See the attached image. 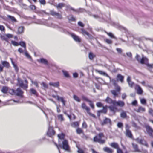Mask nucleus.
I'll list each match as a JSON object with an SVG mask.
<instances>
[{"label": "nucleus", "mask_w": 153, "mask_h": 153, "mask_svg": "<svg viewBox=\"0 0 153 153\" xmlns=\"http://www.w3.org/2000/svg\"><path fill=\"white\" fill-rule=\"evenodd\" d=\"M135 58L138 61L140 62L141 63L145 64L147 66L150 68H153V64H149L148 63V59L146 57H144L143 56L142 58L141 59L140 56L138 55L137 54L135 56Z\"/></svg>", "instance_id": "nucleus-1"}, {"label": "nucleus", "mask_w": 153, "mask_h": 153, "mask_svg": "<svg viewBox=\"0 0 153 153\" xmlns=\"http://www.w3.org/2000/svg\"><path fill=\"white\" fill-rule=\"evenodd\" d=\"M55 144L58 148L59 153H60V152L59 147V146L62 148L63 149L67 152H70V147L68 144V142L66 140H64L62 142V146L59 145V146L56 143H55Z\"/></svg>", "instance_id": "nucleus-2"}, {"label": "nucleus", "mask_w": 153, "mask_h": 153, "mask_svg": "<svg viewBox=\"0 0 153 153\" xmlns=\"http://www.w3.org/2000/svg\"><path fill=\"white\" fill-rule=\"evenodd\" d=\"M104 137L103 133H100L94 137L93 140L94 142H98L100 144H103L105 143V140L102 139V138Z\"/></svg>", "instance_id": "nucleus-3"}, {"label": "nucleus", "mask_w": 153, "mask_h": 153, "mask_svg": "<svg viewBox=\"0 0 153 153\" xmlns=\"http://www.w3.org/2000/svg\"><path fill=\"white\" fill-rule=\"evenodd\" d=\"M143 127L145 129L144 131L145 133L148 134L149 136L153 137V129L148 124H144Z\"/></svg>", "instance_id": "nucleus-4"}, {"label": "nucleus", "mask_w": 153, "mask_h": 153, "mask_svg": "<svg viewBox=\"0 0 153 153\" xmlns=\"http://www.w3.org/2000/svg\"><path fill=\"white\" fill-rule=\"evenodd\" d=\"M18 84L20 87L25 89H26L27 88L28 81L27 80H25L26 83L25 84H24L23 81L19 78L18 79Z\"/></svg>", "instance_id": "nucleus-5"}, {"label": "nucleus", "mask_w": 153, "mask_h": 153, "mask_svg": "<svg viewBox=\"0 0 153 153\" xmlns=\"http://www.w3.org/2000/svg\"><path fill=\"white\" fill-rule=\"evenodd\" d=\"M82 108L83 109H85L87 111V113L91 116H92L94 118L95 117V116L94 114H91L90 112V108L89 107H88L86 106L85 104L84 103H83L82 104Z\"/></svg>", "instance_id": "nucleus-6"}, {"label": "nucleus", "mask_w": 153, "mask_h": 153, "mask_svg": "<svg viewBox=\"0 0 153 153\" xmlns=\"http://www.w3.org/2000/svg\"><path fill=\"white\" fill-rule=\"evenodd\" d=\"M129 127L128 124L126 125V135L129 137L131 138L132 137L131 131L129 130Z\"/></svg>", "instance_id": "nucleus-7"}, {"label": "nucleus", "mask_w": 153, "mask_h": 153, "mask_svg": "<svg viewBox=\"0 0 153 153\" xmlns=\"http://www.w3.org/2000/svg\"><path fill=\"white\" fill-rule=\"evenodd\" d=\"M55 134V131L53 130V128L52 127H49L47 132V135L50 137H51L54 135Z\"/></svg>", "instance_id": "nucleus-8"}, {"label": "nucleus", "mask_w": 153, "mask_h": 153, "mask_svg": "<svg viewBox=\"0 0 153 153\" xmlns=\"http://www.w3.org/2000/svg\"><path fill=\"white\" fill-rule=\"evenodd\" d=\"M135 89L137 93L138 94L141 95L143 92L142 88L137 85H136Z\"/></svg>", "instance_id": "nucleus-9"}, {"label": "nucleus", "mask_w": 153, "mask_h": 153, "mask_svg": "<svg viewBox=\"0 0 153 153\" xmlns=\"http://www.w3.org/2000/svg\"><path fill=\"white\" fill-rule=\"evenodd\" d=\"M137 142L140 144L145 145L147 147H148V145L146 142L143 139H140L139 138H137L136 139Z\"/></svg>", "instance_id": "nucleus-10"}, {"label": "nucleus", "mask_w": 153, "mask_h": 153, "mask_svg": "<svg viewBox=\"0 0 153 153\" xmlns=\"http://www.w3.org/2000/svg\"><path fill=\"white\" fill-rule=\"evenodd\" d=\"M132 145L133 147V148L134 149V152L138 153H140L142 152L141 150L139 149L138 146L137 144H135L134 143H132Z\"/></svg>", "instance_id": "nucleus-11"}, {"label": "nucleus", "mask_w": 153, "mask_h": 153, "mask_svg": "<svg viewBox=\"0 0 153 153\" xmlns=\"http://www.w3.org/2000/svg\"><path fill=\"white\" fill-rule=\"evenodd\" d=\"M15 95L20 97H22L23 92L20 88H18L16 90H15Z\"/></svg>", "instance_id": "nucleus-12"}, {"label": "nucleus", "mask_w": 153, "mask_h": 153, "mask_svg": "<svg viewBox=\"0 0 153 153\" xmlns=\"http://www.w3.org/2000/svg\"><path fill=\"white\" fill-rule=\"evenodd\" d=\"M124 102L122 101L119 100L118 101H115L114 105H117L119 106L122 107L124 106Z\"/></svg>", "instance_id": "nucleus-13"}, {"label": "nucleus", "mask_w": 153, "mask_h": 153, "mask_svg": "<svg viewBox=\"0 0 153 153\" xmlns=\"http://www.w3.org/2000/svg\"><path fill=\"white\" fill-rule=\"evenodd\" d=\"M105 101L106 102L109 104H112L113 105H114L115 104V100H112V99L108 97L105 100Z\"/></svg>", "instance_id": "nucleus-14"}, {"label": "nucleus", "mask_w": 153, "mask_h": 153, "mask_svg": "<svg viewBox=\"0 0 153 153\" xmlns=\"http://www.w3.org/2000/svg\"><path fill=\"white\" fill-rule=\"evenodd\" d=\"M70 34L71 37L73 38L75 41L78 42H80V39L78 36L73 33H71Z\"/></svg>", "instance_id": "nucleus-15"}, {"label": "nucleus", "mask_w": 153, "mask_h": 153, "mask_svg": "<svg viewBox=\"0 0 153 153\" xmlns=\"http://www.w3.org/2000/svg\"><path fill=\"white\" fill-rule=\"evenodd\" d=\"M135 111L138 113H143L145 111V109L141 106H140L137 109H135Z\"/></svg>", "instance_id": "nucleus-16"}, {"label": "nucleus", "mask_w": 153, "mask_h": 153, "mask_svg": "<svg viewBox=\"0 0 153 153\" xmlns=\"http://www.w3.org/2000/svg\"><path fill=\"white\" fill-rule=\"evenodd\" d=\"M103 150L107 153H113V150L111 149L108 147H105L103 148Z\"/></svg>", "instance_id": "nucleus-17"}, {"label": "nucleus", "mask_w": 153, "mask_h": 153, "mask_svg": "<svg viewBox=\"0 0 153 153\" xmlns=\"http://www.w3.org/2000/svg\"><path fill=\"white\" fill-rule=\"evenodd\" d=\"M124 77L120 74H118L117 76V81H120L121 83L123 82V80Z\"/></svg>", "instance_id": "nucleus-18"}, {"label": "nucleus", "mask_w": 153, "mask_h": 153, "mask_svg": "<svg viewBox=\"0 0 153 153\" xmlns=\"http://www.w3.org/2000/svg\"><path fill=\"white\" fill-rule=\"evenodd\" d=\"M127 80L129 86L131 87H132L134 85V83L131 81V78L130 76H128Z\"/></svg>", "instance_id": "nucleus-19"}, {"label": "nucleus", "mask_w": 153, "mask_h": 153, "mask_svg": "<svg viewBox=\"0 0 153 153\" xmlns=\"http://www.w3.org/2000/svg\"><path fill=\"white\" fill-rule=\"evenodd\" d=\"M110 111L114 113H115L117 111V108L114 105V106H110L108 107Z\"/></svg>", "instance_id": "nucleus-20"}, {"label": "nucleus", "mask_w": 153, "mask_h": 153, "mask_svg": "<svg viewBox=\"0 0 153 153\" xmlns=\"http://www.w3.org/2000/svg\"><path fill=\"white\" fill-rule=\"evenodd\" d=\"M111 123V121L109 119L106 118L104 120L103 122L101 123V124L102 125H105L108 124H110Z\"/></svg>", "instance_id": "nucleus-21"}, {"label": "nucleus", "mask_w": 153, "mask_h": 153, "mask_svg": "<svg viewBox=\"0 0 153 153\" xmlns=\"http://www.w3.org/2000/svg\"><path fill=\"white\" fill-rule=\"evenodd\" d=\"M49 84L51 86H52L55 87H57L59 85V82H51L49 83Z\"/></svg>", "instance_id": "nucleus-22"}, {"label": "nucleus", "mask_w": 153, "mask_h": 153, "mask_svg": "<svg viewBox=\"0 0 153 153\" xmlns=\"http://www.w3.org/2000/svg\"><path fill=\"white\" fill-rule=\"evenodd\" d=\"M110 146L112 147L117 149L119 148L118 144L116 143H111L110 144Z\"/></svg>", "instance_id": "nucleus-23"}, {"label": "nucleus", "mask_w": 153, "mask_h": 153, "mask_svg": "<svg viewBox=\"0 0 153 153\" xmlns=\"http://www.w3.org/2000/svg\"><path fill=\"white\" fill-rule=\"evenodd\" d=\"M38 61L39 62L45 65L47 64H48L47 61L46 59L44 58H41Z\"/></svg>", "instance_id": "nucleus-24"}, {"label": "nucleus", "mask_w": 153, "mask_h": 153, "mask_svg": "<svg viewBox=\"0 0 153 153\" xmlns=\"http://www.w3.org/2000/svg\"><path fill=\"white\" fill-rule=\"evenodd\" d=\"M57 99L58 101H61L64 105H65V101L63 97H60L59 96L57 95Z\"/></svg>", "instance_id": "nucleus-25"}, {"label": "nucleus", "mask_w": 153, "mask_h": 153, "mask_svg": "<svg viewBox=\"0 0 153 153\" xmlns=\"http://www.w3.org/2000/svg\"><path fill=\"white\" fill-rule=\"evenodd\" d=\"M10 59L11 60V62L12 64L13 65V67L15 68V69L16 72H17L18 71L19 68L17 66V65L14 63V62H13V59L12 58H10Z\"/></svg>", "instance_id": "nucleus-26"}, {"label": "nucleus", "mask_w": 153, "mask_h": 153, "mask_svg": "<svg viewBox=\"0 0 153 153\" xmlns=\"http://www.w3.org/2000/svg\"><path fill=\"white\" fill-rule=\"evenodd\" d=\"M24 27H20L18 28V33L21 34L24 32Z\"/></svg>", "instance_id": "nucleus-27"}, {"label": "nucleus", "mask_w": 153, "mask_h": 153, "mask_svg": "<svg viewBox=\"0 0 153 153\" xmlns=\"http://www.w3.org/2000/svg\"><path fill=\"white\" fill-rule=\"evenodd\" d=\"M1 63L3 65V66L7 67L8 68L9 67V64L8 62L6 61H2Z\"/></svg>", "instance_id": "nucleus-28"}, {"label": "nucleus", "mask_w": 153, "mask_h": 153, "mask_svg": "<svg viewBox=\"0 0 153 153\" xmlns=\"http://www.w3.org/2000/svg\"><path fill=\"white\" fill-rule=\"evenodd\" d=\"M9 88L7 87H3L2 89L1 92L4 93H6L8 92Z\"/></svg>", "instance_id": "nucleus-29"}, {"label": "nucleus", "mask_w": 153, "mask_h": 153, "mask_svg": "<svg viewBox=\"0 0 153 153\" xmlns=\"http://www.w3.org/2000/svg\"><path fill=\"white\" fill-rule=\"evenodd\" d=\"M7 18L13 22H16V19L13 16H7Z\"/></svg>", "instance_id": "nucleus-30"}, {"label": "nucleus", "mask_w": 153, "mask_h": 153, "mask_svg": "<svg viewBox=\"0 0 153 153\" xmlns=\"http://www.w3.org/2000/svg\"><path fill=\"white\" fill-rule=\"evenodd\" d=\"M89 59L90 60H92L95 56V55H94L92 53L90 52L88 55Z\"/></svg>", "instance_id": "nucleus-31"}, {"label": "nucleus", "mask_w": 153, "mask_h": 153, "mask_svg": "<svg viewBox=\"0 0 153 153\" xmlns=\"http://www.w3.org/2000/svg\"><path fill=\"white\" fill-rule=\"evenodd\" d=\"M65 6V4L63 3H60L58 4L56 6L57 8H62Z\"/></svg>", "instance_id": "nucleus-32"}, {"label": "nucleus", "mask_w": 153, "mask_h": 153, "mask_svg": "<svg viewBox=\"0 0 153 153\" xmlns=\"http://www.w3.org/2000/svg\"><path fill=\"white\" fill-rule=\"evenodd\" d=\"M19 45L24 47L25 48V51L26 50V46L25 43L23 41L19 43Z\"/></svg>", "instance_id": "nucleus-33"}, {"label": "nucleus", "mask_w": 153, "mask_h": 153, "mask_svg": "<svg viewBox=\"0 0 153 153\" xmlns=\"http://www.w3.org/2000/svg\"><path fill=\"white\" fill-rule=\"evenodd\" d=\"M79 125V123L77 122H75L71 123V126L73 127H77Z\"/></svg>", "instance_id": "nucleus-34"}, {"label": "nucleus", "mask_w": 153, "mask_h": 153, "mask_svg": "<svg viewBox=\"0 0 153 153\" xmlns=\"http://www.w3.org/2000/svg\"><path fill=\"white\" fill-rule=\"evenodd\" d=\"M8 92L11 95H14L15 94V90L13 89H9Z\"/></svg>", "instance_id": "nucleus-35"}, {"label": "nucleus", "mask_w": 153, "mask_h": 153, "mask_svg": "<svg viewBox=\"0 0 153 153\" xmlns=\"http://www.w3.org/2000/svg\"><path fill=\"white\" fill-rule=\"evenodd\" d=\"M111 93L114 95V97H117L118 95V93H117L116 91L114 90H111Z\"/></svg>", "instance_id": "nucleus-36"}, {"label": "nucleus", "mask_w": 153, "mask_h": 153, "mask_svg": "<svg viewBox=\"0 0 153 153\" xmlns=\"http://www.w3.org/2000/svg\"><path fill=\"white\" fill-rule=\"evenodd\" d=\"M126 112L124 111L122 112L120 114L121 117L123 118H125L126 117Z\"/></svg>", "instance_id": "nucleus-37"}, {"label": "nucleus", "mask_w": 153, "mask_h": 153, "mask_svg": "<svg viewBox=\"0 0 153 153\" xmlns=\"http://www.w3.org/2000/svg\"><path fill=\"white\" fill-rule=\"evenodd\" d=\"M73 98L76 101L79 102H80L81 100L77 96L74 95L73 96Z\"/></svg>", "instance_id": "nucleus-38"}, {"label": "nucleus", "mask_w": 153, "mask_h": 153, "mask_svg": "<svg viewBox=\"0 0 153 153\" xmlns=\"http://www.w3.org/2000/svg\"><path fill=\"white\" fill-rule=\"evenodd\" d=\"M81 30L82 33L83 35H86L88 36H89V33H88L87 31H86L85 30L83 29H81Z\"/></svg>", "instance_id": "nucleus-39"}, {"label": "nucleus", "mask_w": 153, "mask_h": 153, "mask_svg": "<svg viewBox=\"0 0 153 153\" xmlns=\"http://www.w3.org/2000/svg\"><path fill=\"white\" fill-rule=\"evenodd\" d=\"M41 85L43 86V88L44 89H46L48 88V85L45 83L43 82L41 84Z\"/></svg>", "instance_id": "nucleus-40"}, {"label": "nucleus", "mask_w": 153, "mask_h": 153, "mask_svg": "<svg viewBox=\"0 0 153 153\" xmlns=\"http://www.w3.org/2000/svg\"><path fill=\"white\" fill-rule=\"evenodd\" d=\"M58 119L60 120L61 121H63L64 120V119L63 117V115L62 114H60L58 116Z\"/></svg>", "instance_id": "nucleus-41"}, {"label": "nucleus", "mask_w": 153, "mask_h": 153, "mask_svg": "<svg viewBox=\"0 0 153 153\" xmlns=\"http://www.w3.org/2000/svg\"><path fill=\"white\" fill-rule=\"evenodd\" d=\"M30 91L32 94L36 95L37 94V92L35 89L33 88H31L30 90Z\"/></svg>", "instance_id": "nucleus-42"}, {"label": "nucleus", "mask_w": 153, "mask_h": 153, "mask_svg": "<svg viewBox=\"0 0 153 153\" xmlns=\"http://www.w3.org/2000/svg\"><path fill=\"white\" fill-rule=\"evenodd\" d=\"M76 132L77 134H80L83 133V131L80 128H78L76 129Z\"/></svg>", "instance_id": "nucleus-43"}, {"label": "nucleus", "mask_w": 153, "mask_h": 153, "mask_svg": "<svg viewBox=\"0 0 153 153\" xmlns=\"http://www.w3.org/2000/svg\"><path fill=\"white\" fill-rule=\"evenodd\" d=\"M62 72L64 74V75L66 77H68L69 76V75L68 72L65 71H62Z\"/></svg>", "instance_id": "nucleus-44"}, {"label": "nucleus", "mask_w": 153, "mask_h": 153, "mask_svg": "<svg viewBox=\"0 0 153 153\" xmlns=\"http://www.w3.org/2000/svg\"><path fill=\"white\" fill-rule=\"evenodd\" d=\"M140 102L143 104H145L146 103V100L144 98L141 99L140 100Z\"/></svg>", "instance_id": "nucleus-45"}, {"label": "nucleus", "mask_w": 153, "mask_h": 153, "mask_svg": "<svg viewBox=\"0 0 153 153\" xmlns=\"http://www.w3.org/2000/svg\"><path fill=\"white\" fill-rule=\"evenodd\" d=\"M107 109L105 108L104 107H103V110L98 111V112L99 113H106L107 112Z\"/></svg>", "instance_id": "nucleus-46"}, {"label": "nucleus", "mask_w": 153, "mask_h": 153, "mask_svg": "<svg viewBox=\"0 0 153 153\" xmlns=\"http://www.w3.org/2000/svg\"><path fill=\"white\" fill-rule=\"evenodd\" d=\"M31 82L32 84H34L37 88L39 87V86L38 83L36 81H33V80L30 79Z\"/></svg>", "instance_id": "nucleus-47"}, {"label": "nucleus", "mask_w": 153, "mask_h": 153, "mask_svg": "<svg viewBox=\"0 0 153 153\" xmlns=\"http://www.w3.org/2000/svg\"><path fill=\"white\" fill-rule=\"evenodd\" d=\"M105 40L106 43L108 44H111L112 42L111 40L108 39H105Z\"/></svg>", "instance_id": "nucleus-48"}, {"label": "nucleus", "mask_w": 153, "mask_h": 153, "mask_svg": "<svg viewBox=\"0 0 153 153\" xmlns=\"http://www.w3.org/2000/svg\"><path fill=\"white\" fill-rule=\"evenodd\" d=\"M11 43L12 44L14 45L15 46H17L19 45V43H18L17 42L13 41H11Z\"/></svg>", "instance_id": "nucleus-49"}, {"label": "nucleus", "mask_w": 153, "mask_h": 153, "mask_svg": "<svg viewBox=\"0 0 153 153\" xmlns=\"http://www.w3.org/2000/svg\"><path fill=\"white\" fill-rule=\"evenodd\" d=\"M82 97L83 100H85L87 102H89L90 101V100L88 99L86 97H85L84 96H82Z\"/></svg>", "instance_id": "nucleus-50"}, {"label": "nucleus", "mask_w": 153, "mask_h": 153, "mask_svg": "<svg viewBox=\"0 0 153 153\" xmlns=\"http://www.w3.org/2000/svg\"><path fill=\"white\" fill-rule=\"evenodd\" d=\"M25 55L27 57V58L29 59H30L31 58V57L30 56L29 54L26 51V50L25 51Z\"/></svg>", "instance_id": "nucleus-51"}, {"label": "nucleus", "mask_w": 153, "mask_h": 153, "mask_svg": "<svg viewBox=\"0 0 153 153\" xmlns=\"http://www.w3.org/2000/svg\"><path fill=\"white\" fill-rule=\"evenodd\" d=\"M87 125L85 122H84L82 124V128H86Z\"/></svg>", "instance_id": "nucleus-52"}, {"label": "nucleus", "mask_w": 153, "mask_h": 153, "mask_svg": "<svg viewBox=\"0 0 153 153\" xmlns=\"http://www.w3.org/2000/svg\"><path fill=\"white\" fill-rule=\"evenodd\" d=\"M51 14L53 16H56L58 13L56 12L53 11H51Z\"/></svg>", "instance_id": "nucleus-53"}, {"label": "nucleus", "mask_w": 153, "mask_h": 153, "mask_svg": "<svg viewBox=\"0 0 153 153\" xmlns=\"http://www.w3.org/2000/svg\"><path fill=\"white\" fill-rule=\"evenodd\" d=\"M58 136L59 138L60 139H62L64 138V135L63 134H59L58 135Z\"/></svg>", "instance_id": "nucleus-54"}, {"label": "nucleus", "mask_w": 153, "mask_h": 153, "mask_svg": "<svg viewBox=\"0 0 153 153\" xmlns=\"http://www.w3.org/2000/svg\"><path fill=\"white\" fill-rule=\"evenodd\" d=\"M117 126L119 128H122L123 126V124L122 123L119 122L117 123Z\"/></svg>", "instance_id": "nucleus-55"}, {"label": "nucleus", "mask_w": 153, "mask_h": 153, "mask_svg": "<svg viewBox=\"0 0 153 153\" xmlns=\"http://www.w3.org/2000/svg\"><path fill=\"white\" fill-rule=\"evenodd\" d=\"M39 1L41 4L45 5L46 4V2L45 0H39Z\"/></svg>", "instance_id": "nucleus-56"}, {"label": "nucleus", "mask_w": 153, "mask_h": 153, "mask_svg": "<svg viewBox=\"0 0 153 153\" xmlns=\"http://www.w3.org/2000/svg\"><path fill=\"white\" fill-rule=\"evenodd\" d=\"M127 97L126 94L125 93L123 94L122 95V98L123 99H125Z\"/></svg>", "instance_id": "nucleus-57"}, {"label": "nucleus", "mask_w": 153, "mask_h": 153, "mask_svg": "<svg viewBox=\"0 0 153 153\" xmlns=\"http://www.w3.org/2000/svg\"><path fill=\"white\" fill-rule=\"evenodd\" d=\"M106 33L111 38H115V37H114V35L111 33H108L107 32H106Z\"/></svg>", "instance_id": "nucleus-58"}, {"label": "nucleus", "mask_w": 153, "mask_h": 153, "mask_svg": "<svg viewBox=\"0 0 153 153\" xmlns=\"http://www.w3.org/2000/svg\"><path fill=\"white\" fill-rule=\"evenodd\" d=\"M88 102H89V105L92 108L94 109V107L92 102L90 100V101H89Z\"/></svg>", "instance_id": "nucleus-59"}, {"label": "nucleus", "mask_w": 153, "mask_h": 153, "mask_svg": "<svg viewBox=\"0 0 153 153\" xmlns=\"http://www.w3.org/2000/svg\"><path fill=\"white\" fill-rule=\"evenodd\" d=\"M77 147L78 149V150L77 151V152L78 153H83L84 152L83 150L79 148L77 146H76Z\"/></svg>", "instance_id": "nucleus-60"}, {"label": "nucleus", "mask_w": 153, "mask_h": 153, "mask_svg": "<svg viewBox=\"0 0 153 153\" xmlns=\"http://www.w3.org/2000/svg\"><path fill=\"white\" fill-rule=\"evenodd\" d=\"M115 86V89H116L117 91H120L121 90V88L120 86H118V85H116Z\"/></svg>", "instance_id": "nucleus-61"}, {"label": "nucleus", "mask_w": 153, "mask_h": 153, "mask_svg": "<svg viewBox=\"0 0 153 153\" xmlns=\"http://www.w3.org/2000/svg\"><path fill=\"white\" fill-rule=\"evenodd\" d=\"M149 112L150 114L153 116V109L151 108L149 109Z\"/></svg>", "instance_id": "nucleus-62"}, {"label": "nucleus", "mask_w": 153, "mask_h": 153, "mask_svg": "<svg viewBox=\"0 0 153 153\" xmlns=\"http://www.w3.org/2000/svg\"><path fill=\"white\" fill-rule=\"evenodd\" d=\"M96 105L97 106L99 107H101L102 106V104L100 102H98L97 103Z\"/></svg>", "instance_id": "nucleus-63"}, {"label": "nucleus", "mask_w": 153, "mask_h": 153, "mask_svg": "<svg viewBox=\"0 0 153 153\" xmlns=\"http://www.w3.org/2000/svg\"><path fill=\"white\" fill-rule=\"evenodd\" d=\"M117 153H123L122 150L119 148L117 149Z\"/></svg>", "instance_id": "nucleus-64"}]
</instances>
